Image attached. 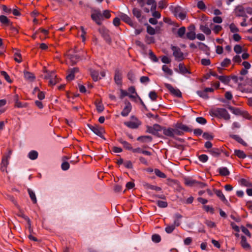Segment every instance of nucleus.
Listing matches in <instances>:
<instances>
[{"label":"nucleus","instance_id":"obj_51","mask_svg":"<svg viewBox=\"0 0 252 252\" xmlns=\"http://www.w3.org/2000/svg\"><path fill=\"white\" fill-rule=\"evenodd\" d=\"M147 31L151 35H154L156 33L155 30L150 25L147 26Z\"/></svg>","mask_w":252,"mask_h":252},{"label":"nucleus","instance_id":"obj_55","mask_svg":"<svg viewBox=\"0 0 252 252\" xmlns=\"http://www.w3.org/2000/svg\"><path fill=\"white\" fill-rule=\"evenodd\" d=\"M196 121L201 125H204L207 123L206 120L203 117H197L196 119Z\"/></svg>","mask_w":252,"mask_h":252},{"label":"nucleus","instance_id":"obj_46","mask_svg":"<svg viewBox=\"0 0 252 252\" xmlns=\"http://www.w3.org/2000/svg\"><path fill=\"white\" fill-rule=\"evenodd\" d=\"M0 22L3 24H7L9 22L8 19L4 15L0 16Z\"/></svg>","mask_w":252,"mask_h":252},{"label":"nucleus","instance_id":"obj_5","mask_svg":"<svg viewBox=\"0 0 252 252\" xmlns=\"http://www.w3.org/2000/svg\"><path fill=\"white\" fill-rule=\"evenodd\" d=\"M92 19L96 22V24L100 25L102 20V15L101 12L98 10H95L93 11L91 15Z\"/></svg>","mask_w":252,"mask_h":252},{"label":"nucleus","instance_id":"obj_22","mask_svg":"<svg viewBox=\"0 0 252 252\" xmlns=\"http://www.w3.org/2000/svg\"><path fill=\"white\" fill-rule=\"evenodd\" d=\"M184 183L186 186L191 187L199 183L190 178H187L184 179Z\"/></svg>","mask_w":252,"mask_h":252},{"label":"nucleus","instance_id":"obj_52","mask_svg":"<svg viewBox=\"0 0 252 252\" xmlns=\"http://www.w3.org/2000/svg\"><path fill=\"white\" fill-rule=\"evenodd\" d=\"M110 13H111V11L110 10H104L103 11V13L102 14V18L104 17L105 18H106V19L110 18L111 17Z\"/></svg>","mask_w":252,"mask_h":252},{"label":"nucleus","instance_id":"obj_20","mask_svg":"<svg viewBox=\"0 0 252 252\" xmlns=\"http://www.w3.org/2000/svg\"><path fill=\"white\" fill-rule=\"evenodd\" d=\"M143 186L145 189L155 190L156 191H160L161 189L160 187L151 185L146 182L143 183Z\"/></svg>","mask_w":252,"mask_h":252},{"label":"nucleus","instance_id":"obj_6","mask_svg":"<svg viewBox=\"0 0 252 252\" xmlns=\"http://www.w3.org/2000/svg\"><path fill=\"white\" fill-rule=\"evenodd\" d=\"M45 78L49 80L48 85L51 86L55 85L59 81L57 78V75L54 72L48 73Z\"/></svg>","mask_w":252,"mask_h":252},{"label":"nucleus","instance_id":"obj_17","mask_svg":"<svg viewBox=\"0 0 252 252\" xmlns=\"http://www.w3.org/2000/svg\"><path fill=\"white\" fill-rule=\"evenodd\" d=\"M78 72L77 68H73L69 69L68 71V74L66 76V78L67 81H71L74 78V74Z\"/></svg>","mask_w":252,"mask_h":252},{"label":"nucleus","instance_id":"obj_29","mask_svg":"<svg viewBox=\"0 0 252 252\" xmlns=\"http://www.w3.org/2000/svg\"><path fill=\"white\" fill-rule=\"evenodd\" d=\"M215 193L223 202H227V200L226 199L224 194H223L221 190H215Z\"/></svg>","mask_w":252,"mask_h":252},{"label":"nucleus","instance_id":"obj_36","mask_svg":"<svg viewBox=\"0 0 252 252\" xmlns=\"http://www.w3.org/2000/svg\"><path fill=\"white\" fill-rule=\"evenodd\" d=\"M213 156L217 157L220 154V150L218 148H213L209 151Z\"/></svg>","mask_w":252,"mask_h":252},{"label":"nucleus","instance_id":"obj_28","mask_svg":"<svg viewBox=\"0 0 252 252\" xmlns=\"http://www.w3.org/2000/svg\"><path fill=\"white\" fill-rule=\"evenodd\" d=\"M137 140L143 143L146 142H150L152 141V137L150 136H141L137 138Z\"/></svg>","mask_w":252,"mask_h":252},{"label":"nucleus","instance_id":"obj_37","mask_svg":"<svg viewBox=\"0 0 252 252\" xmlns=\"http://www.w3.org/2000/svg\"><path fill=\"white\" fill-rule=\"evenodd\" d=\"M91 76L94 81H97L99 79L101 78L99 77L98 72L97 71L93 70L91 71Z\"/></svg>","mask_w":252,"mask_h":252},{"label":"nucleus","instance_id":"obj_18","mask_svg":"<svg viewBox=\"0 0 252 252\" xmlns=\"http://www.w3.org/2000/svg\"><path fill=\"white\" fill-rule=\"evenodd\" d=\"M241 245L246 250H249L251 249V246L247 242L246 238L244 236H241Z\"/></svg>","mask_w":252,"mask_h":252},{"label":"nucleus","instance_id":"obj_33","mask_svg":"<svg viewBox=\"0 0 252 252\" xmlns=\"http://www.w3.org/2000/svg\"><path fill=\"white\" fill-rule=\"evenodd\" d=\"M179 72L183 74L189 72L186 66L182 63L179 64Z\"/></svg>","mask_w":252,"mask_h":252},{"label":"nucleus","instance_id":"obj_62","mask_svg":"<svg viewBox=\"0 0 252 252\" xmlns=\"http://www.w3.org/2000/svg\"><path fill=\"white\" fill-rule=\"evenodd\" d=\"M203 209L204 210H205L207 212H210L211 213H213V212H214L213 208L209 205L204 206Z\"/></svg>","mask_w":252,"mask_h":252},{"label":"nucleus","instance_id":"obj_23","mask_svg":"<svg viewBox=\"0 0 252 252\" xmlns=\"http://www.w3.org/2000/svg\"><path fill=\"white\" fill-rule=\"evenodd\" d=\"M218 171L220 175L223 176H226L229 175V171L228 169L225 167H222L218 169Z\"/></svg>","mask_w":252,"mask_h":252},{"label":"nucleus","instance_id":"obj_59","mask_svg":"<svg viewBox=\"0 0 252 252\" xmlns=\"http://www.w3.org/2000/svg\"><path fill=\"white\" fill-rule=\"evenodd\" d=\"M0 73H1V75L4 77L5 79L7 82H11V80L10 79V77L5 71H2L0 72Z\"/></svg>","mask_w":252,"mask_h":252},{"label":"nucleus","instance_id":"obj_53","mask_svg":"<svg viewBox=\"0 0 252 252\" xmlns=\"http://www.w3.org/2000/svg\"><path fill=\"white\" fill-rule=\"evenodd\" d=\"M157 204L160 208H165L167 206V203L164 201L158 200L157 202Z\"/></svg>","mask_w":252,"mask_h":252},{"label":"nucleus","instance_id":"obj_43","mask_svg":"<svg viewBox=\"0 0 252 252\" xmlns=\"http://www.w3.org/2000/svg\"><path fill=\"white\" fill-rule=\"evenodd\" d=\"M231 63L230 59L225 58L221 63V65L222 67H225L228 66Z\"/></svg>","mask_w":252,"mask_h":252},{"label":"nucleus","instance_id":"obj_44","mask_svg":"<svg viewBox=\"0 0 252 252\" xmlns=\"http://www.w3.org/2000/svg\"><path fill=\"white\" fill-rule=\"evenodd\" d=\"M175 226L174 225L172 224V225H167V226L165 227V231L167 233H172L173 230L175 229Z\"/></svg>","mask_w":252,"mask_h":252},{"label":"nucleus","instance_id":"obj_10","mask_svg":"<svg viewBox=\"0 0 252 252\" xmlns=\"http://www.w3.org/2000/svg\"><path fill=\"white\" fill-rule=\"evenodd\" d=\"M140 3L141 6L144 7L145 4L151 6V10H154L156 8L155 0H138Z\"/></svg>","mask_w":252,"mask_h":252},{"label":"nucleus","instance_id":"obj_8","mask_svg":"<svg viewBox=\"0 0 252 252\" xmlns=\"http://www.w3.org/2000/svg\"><path fill=\"white\" fill-rule=\"evenodd\" d=\"M164 86L170 91V92L174 95L177 97H181L182 93L179 89L174 88L170 84L165 83Z\"/></svg>","mask_w":252,"mask_h":252},{"label":"nucleus","instance_id":"obj_24","mask_svg":"<svg viewBox=\"0 0 252 252\" xmlns=\"http://www.w3.org/2000/svg\"><path fill=\"white\" fill-rule=\"evenodd\" d=\"M200 30L206 35L211 33V29L207 25H200Z\"/></svg>","mask_w":252,"mask_h":252},{"label":"nucleus","instance_id":"obj_19","mask_svg":"<svg viewBox=\"0 0 252 252\" xmlns=\"http://www.w3.org/2000/svg\"><path fill=\"white\" fill-rule=\"evenodd\" d=\"M95 105L96 110L99 113L102 112L104 109V107L100 100H96L95 101Z\"/></svg>","mask_w":252,"mask_h":252},{"label":"nucleus","instance_id":"obj_57","mask_svg":"<svg viewBox=\"0 0 252 252\" xmlns=\"http://www.w3.org/2000/svg\"><path fill=\"white\" fill-rule=\"evenodd\" d=\"M241 230H242V232L244 233H245L246 235H247L250 238L251 237V233L250 232V231H249V230L248 229H247L246 228H245L243 226H241Z\"/></svg>","mask_w":252,"mask_h":252},{"label":"nucleus","instance_id":"obj_60","mask_svg":"<svg viewBox=\"0 0 252 252\" xmlns=\"http://www.w3.org/2000/svg\"><path fill=\"white\" fill-rule=\"evenodd\" d=\"M233 39L235 41H239L242 39L241 36L237 33H234L232 36Z\"/></svg>","mask_w":252,"mask_h":252},{"label":"nucleus","instance_id":"obj_16","mask_svg":"<svg viewBox=\"0 0 252 252\" xmlns=\"http://www.w3.org/2000/svg\"><path fill=\"white\" fill-rule=\"evenodd\" d=\"M90 128L95 134L99 136H102L104 132L103 129L98 126H92Z\"/></svg>","mask_w":252,"mask_h":252},{"label":"nucleus","instance_id":"obj_27","mask_svg":"<svg viewBox=\"0 0 252 252\" xmlns=\"http://www.w3.org/2000/svg\"><path fill=\"white\" fill-rule=\"evenodd\" d=\"M175 127L176 128H179L180 130H182L184 131H188L189 130V128L188 127V126L181 123L176 124Z\"/></svg>","mask_w":252,"mask_h":252},{"label":"nucleus","instance_id":"obj_25","mask_svg":"<svg viewBox=\"0 0 252 252\" xmlns=\"http://www.w3.org/2000/svg\"><path fill=\"white\" fill-rule=\"evenodd\" d=\"M162 70L167 76H171L173 74L172 70L166 65H163L162 66Z\"/></svg>","mask_w":252,"mask_h":252},{"label":"nucleus","instance_id":"obj_41","mask_svg":"<svg viewBox=\"0 0 252 252\" xmlns=\"http://www.w3.org/2000/svg\"><path fill=\"white\" fill-rule=\"evenodd\" d=\"M186 32V28L184 27L180 28L178 31V35L179 37L183 38Z\"/></svg>","mask_w":252,"mask_h":252},{"label":"nucleus","instance_id":"obj_58","mask_svg":"<svg viewBox=\"0 0 252 252\" xmlns=\"http://www.w3.org/2000/svg\"><path fill=\"white\" fill-rule=\"evenodd\" d=\"M199 159L201 162H205L208 160V158L206 155H201L199 156Z\"/></svg>","mask_w":252,"mask_h":252},{"label":"nucleus","instance_id":"obj_11","mask_svg":"<svg viewBox=\"0 0 252 252\" xmlns=\"http://www.w3.org/2000/svg\"><path fill=\"white\" fill-rule=\"evenodd\" d=\"M172 49L173 51V55L177 60L181 61L183 59V54L179 48L173 47Z\"/></svg>","mask_w":252,"mask_h":252},{"label":"nucleus","instance_id":"obj_34","mask_svg":"<svg viewBox=\"0 0 252 252\" xmlns=\"http://www.w3.org/2000/svg\"><path fill=\"white\" fill-rule=\"evenodd\" d=\"M122 75L121 74V73H120L119 72L116 73L115 77H114V79H115V82L118 85H121L122 84Z\"/></svg>","mask_w":252,"mask_h":252},{"label":"nucleus","instance_id":"obj_63","mask_svg":"<svg viewBox=\"0 0 252 252\" xmlns=\"http://www.w3.org/2000/svg\"><path fill=\"white\" fill-rule=\"evenodd\" d=\"M27 106L26 103L23 104L22 102L18 101L15 102V106L18 108L26 107Z\"/></svg>","mask_w":252,"mask_h":252},{"label":"nucleus","instance_id":"obj_7","mask_svg":"<svg viewBox=\"0 0 252 252\" xmlns=\"http://www.w3.org/2000/svg\"><path fill=\"white\" fill-rule=\"evenodd\" d=\"M195 27L192 25L188 28V32L186 34L187 38L189 40H193L196 38V34L195 32Z\"/></svg>","mask_w":252,"mask_h":252},{"label":"nucleus","instance_id":"obj_47","mask_svg":"<svg viewBox=\"0 0 252 252\" xmlns=\"http://www.w3.org/2000/svg\"><path fill=\"white\" fill-rule=\"evenodd\" d=\"M149 96L150 98L153 101H155L157 99L158 95L156 92L151 91L149 93Z\"/></svg>","mask_w":252,"mask_h":252},{"label":"nucleus","instance_id":"obj_14","mask_svg":"<svg viewBox=\"0 0 252 252\" xmlns=\"http://www.w3.org/2000/svg\"><path fill=\"white\" fill-rule=\"evenodd\" d=\"M120 17L121 19L123 20L124 22L129 25L132 27H134V24L131 21V19L129 17V16L124 13H121L120 15Z\"/></svg>","mask_w":252,"mask_h":252},{"label":"nucleus","instance_id":"obj_12","mask_svg":"<svg viewBox=\"0 0 252 252\" xmlns=\"http://www.w3.org/2000/svg\"><path fill=\"white\" fill-rule=\"evenodd\" d=\"M79 61L78 58L75 55L68 54L67 55L66 58V62L67 63L74 64Z\"/></svg>","mask_w":252,"mask_h":252},{"label":"nucleus","instance_id":"obj_50","mask_svg":"<svg viewBox=\"0 0 252 252\" xmlns=\"http://www.w3.org/2000/svg\"><path fill=\"white\" fill-rule=\"evenodd\" d=\"M152 241L156 243H158L161 240L160 236L158 234H154L152 237Z\"/></svg>","mask_w":252,"mask_h":252},{"label":"nucleus","instance_id":"obj_64","mask_svg":"<svg viewBox=\"0 0 252 252\" xmlns=\"http://www.w3.org/2000/svg\"><path fill=\"white\" fill-rule=\"evenodd\" d=\"M201 63L203 65H209L211 63L210 60L207 59H203L201 61Z\"/></svg>","mask_w":252,"mask_h":252},{"label":"nucleus","instance_id":"obj_15","mask_svg":"<svg viewBox=\"0 0 252 252\" xmlns=\"http://www.w3.org/2000/svg\"><path fill=\"white\" fill-rule=\"evenodd\" d=\"M131 105L129 102L126 103V106L121 112V115L124 117L127 116L131 110Z\"/></svg>","mask_w":252,"mask_h":252},{"label":"nucleus","instance_id":"obj_35","mask_svg":"<svg viewBox=\"0 0 252 252\" xmlns=\"http://www.w3.org/2000/svg\"><path fill=\"white\" fill-rule=\"evenodd\" d=\"M234 153L239 158H244L246 157V155L243 151L235 150L234 151Z\"/></svg>","mask_w":252,"mask_h":252},{"label":"nucleus","instance_id":"obj_9","mask_svg":"<svg viewBox=\"0 0 252 252\" xmlns=\"http://www.w3.org/2000/svg\"><path fill=\"white\" fill-rule=\"evenodd\" d=\"M234 13L237 17L246 16L245 8L242 5L237 6L234 10Z\"/></svg>","mask_w":252,"mask_h":252},{"label":"nucleus","instance_id":"obj_42","mask_svg":"<svg viewBox=\"0 0 252 252\" xmlns=\"http://www.w3.org/2000/svg\"><path fill=\"white\" fill-rule=\"evenodd\" d=\"M24 76L26 79L30 80H32L34 78L32 73L28 71L24 72Z\"/></svg>","mask_w":252,"mask_h":252},{"label":"nucleus","instance_id":"obj_54","mask_svg":"<svg viewBox=\"0 0 252 252\" xmlns=\"http://www.w3.org/2000/svg\"><path fill=\"white\" fill-rule=\"evenodd\" d=\"M149 57L151 60H152L154 62H157L158 61V59L156 56V55L154 54L153 52L150 51L149 52Z\"/></svg>","mask_w":252,"mask_h":252},{"label":"nucleus","instance_id":"obj_32","mask_svg":"<svg viewBox=\"0 0 252 252\" xmlns=\"http://www.w3.org/2000/svg\"><path fill=\"white\" fill-rule=\"evenodd\" d=\"M38 153L36 151H31L28 154V157L32 160H34L38 157Z\"/></svg>","mask_w":252,"mask_h":252},{"label":"nucleus","instance_id":"obj_40","mask_svg":"<svg viewBox=\"0 0 252 252\" xmlns=\"http://www.w3.org/2000/svg\"><path fill=\"white\" fill-rule=\"evenodd\" d=\"M155 174L161 178H165L166 177V175L160 171L159 169H156L154 171Z\"/></svg>","mask_w":252,"mask_h":252},{"label":"nucleus","instance_id":"obj_1","mask_svg":"<svg viewBox=\"0 0 252 252\" xmlns=\"http://www.w3.org/2000/svg\"><path fill=\"white\" fill-rule=\"evenodd\" d=\"M210 114L213 116L221 118L225 120H228L230 119V115L224 108H218L212 109L210 111Z\"/></svg>","mask_w":252,"mask_h":252},{"label":"nucleus","instance_id":"obj_2","mask_svg":"<svg viewBox=\"0 0 252 252\" xmlns=\"http://www.w3.org/2000/svg\"><path fill=\"white\" fill-rule=\"evenodd\" d=\"M170 10L174 14L175 16L181 20L186 18V12L179 6H171L170 7Z\"/></svg>","mask_w":252,"mask_h":252},{"label":"nucleus","instance_id":"obj_4","mask_svg":"<svg viewBox=\"0 0 252 252\" xmlns=\"http://www.w3.org/2000/svg\"><path fill=\"white\" fill-rule=\"evenodd\" d=\"M141 122L136 117L131 116L130 120L128 122H126L124 124L130 128H137L140 125Z\"/></svg>","mask_w":252,"mask_h":252},{"label":"nucleus","instance_id":"obj_38","mask_svg":"<svg viewBox=\"0 0 252 252\" xmlns=\"http://www.w3.org/2000/svg\"><path fill=\"white\" fill-rule=\"evenodd\" d=\"M229 29L230 31L234 33H237L239 31V29L234 23H231L229 25Z\"/></svg>","mask_w":252,"mask_h":252},{"label":"nucleus","instance_id":"obj_49","mask_svg":"<svg viewBox=\"0 0 252 252\" xmlns=\"http://www.w3.org/2000/svg\"><path fill=\"white\" fill-rule=\"evenodd\" d=\"M218 78L220 81H221L222 82L224 83H227L229 81V79H228V77H227L225 76H223V75L218 76Z\"/></svg>","mask_w":252,"mask_h":252},{"label":"nucleus","instance_id":"obj_56","mask_svg":"<svg viewBox=\"0 0 252 252\" xmlns=\"http://www.w3.org/2000/svg\"><path fill=\"white\" fill-rule=\"evenodd\" d=\"M234 51L237 54H240L242 51V48L239 45H236L234 47Z\"/></svg>","mask_w":252,"mask_h":252},{"label":"nucleus","instance_id":"obj_48","mask_svg":"<svg viewBox=\"0 0 252 252\" xmlns=\"http://www.w3.org/2000/svg\"><path fill=\"white\" fill-rule=\"evenodd\" d=\"M133 14L137 18L141 17V11L136 8L133 9Z\"/></svg>","mask_w":252,"mask_h":252},{"label":"nucleus","instance_id":"obj_45","mask_svg":"<svg viewBox=\"0 0 252 252\" xmlns=\"http://www.w3.org/2000/svg\"><path fill=\"white\" fill-rule=\"evenodd\" d=\"M120 141L124 145L125 148L128 150H131L132 151L133 149L132 147L131 146L130 144H129L128 142L122 140H120Z\"/></svg>","mask_w":252,"mask_h":252},{"label":"nucleus","instance_id":"obj_26","mask_svg":"<svg viewBox=\"0 0 252 252\" xmlns=\"http://www.w3.org/2000/svg\"><path fill=\"white\" fill-rule=\"evenodd\" d=\"M132 152L133 153H142V154H144L147 156L151 155V153L149 151L142 150L140 148H137L132 149Z\"/></svg>","mask_w":252,"mask_h":252},{"label":"nucleus","instance_id":"obj_13","mask_svg":"<svg viewBox=\"0 0 252 252\" xmlns=\"http://www.w3.org/2000/svg\"><path fill=\"white\" fill-rule=\"evenodd\" d=\"M161 130V127L158 125H154L153 126H148L147 132L153 134H156L158 131Z\"/></svg>","mask_w":252,"mask_h":252},{"label":"nucleus","instance_id":"obj_39","mask_svg":"<svg viewBox=\"0 0 252 252\" xmlns=\"http://www.w3.org/2000/svg\"><path fill=\"white\" fill-rule=\"evenodd\" d=\"M14 60L18 63H21L22 62V58L20 53L19 51H17L14 53Z\"/></svg>","mask_w":252,"mask_h":252},{"label":"nucleus","instance_id":"obj_30","mask_svg":"<svg viewBox=\"0 0 252 252\" xmlns=\"http://www.w3.org/2000/svg\"><path fill=\"white\" fill-rule=\"evenodd\" d=\"M28 191L31 200H32V202L34 204L36 203L37 199L36 198L35 193L30 189H28Z\"/></svg>","mask_w":252,"mask_h":252},{"label":"nucleus","instance_id":"obj_3","mask_svg":"<svg viewBox=\"0 0 252 252\" xmlns=\"http://www.w3.org/2000/svg\"><path fill=\"white\" fill-rule=\"evenodd\" d=\"M11 154L12 151L11 150H9L7 154L2 158L0 166V169L1 171H7V167L9 164L8 160L10 158Z\"/></svg>","mask_w":252,"mask_h":252},{"label":"nucleus","instance_id":"obj_61","mask_svg":"<svg viewBox=\"0 0 252 252\" xmlns=\"http://www.w3.org/2000/svg\"><path fill=\"white\" fill-rule=\"evenodd\" d=\"M69 164L68 162H63L62 164V169L63 170H67L69 169Z\"/></svg>","mask_w":252,"mask_h":252},{"label":"nucleus","instance_id":"obj_31","mask_svg":"<svg viewBox=\"0 0 252 252\" xmlns=\"http://www.w3.org/2000/svg\"><path fill=\"white\" fill-rule=\"evenodd\" d=\"M213 31L216 33L218 34L222 30V27L220 25H213L212 24L210 25Z\"/></svg>","mask_w":252,"mask_h":252},{"label":"nucleus","instance_id":"obj_21","mask_svg":"<svg viewBox=\"0 0 252 252\" xmlns=\"http://www.w3.org/2000/svg\"><path fill=\"white\" fill-rule=\"evenodd\" d=\"M174 130L172 128H164L163 130V133L169 137H174Z\"/></svg>","mask_w":252,"mask_h":252}]
</instances>
